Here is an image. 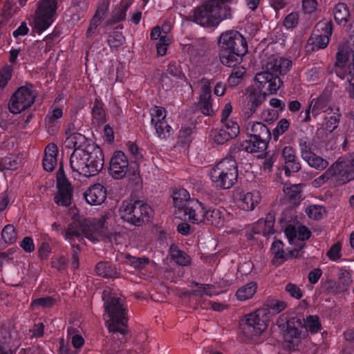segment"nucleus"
I'll return each mask as SVG.
<instances>
[{"label": "nucleus", "mask_w": 354, "mask_h": 354, "mask_svg": "<svg viewBox=\"0 0 354 354\" xmlns=\"http://www.w3.org/2000/svg\"><path fill=\"white\" fill-rule=\"evenodd\" d=\"M269 307L271 310L277 313H279L287 307V304L283 301L274 300L270 302Z\"/></svg>", "instance_id": "64"}, {"label": "nucleus", "mask_w": 354, "mask_h": 354, "mask_svg": "<svg viewBox=\"0 0 354 354\" xmlns=\"http://www.w3.org/2000/svg\"><path fill=\"white\" fill-rule=\"evenodd\" d=\"M221 292L217 290L214 286L212 285H198L193 290V294L198 296H209L212 297L214 295H217Z\"/></svg>", "instance_id": "41"}, {"label": "nucleus", "mask_w": 354, "mask_h": 354, "mask_svg": "<svg viewBox=\"0 0 354 354\" xmlns=\"http://www.w3.org/2000/svg\"><path fill=\"white\" fill-rule=\"evenodd\" d=\"M104 163L102 149L94 145L75 149L70 156V167L75 176H95L102 169Z\"/></svg>", "instance_id": "2"}, {"label": "nucleus", "mask_w": 354, "mask_h": 354, "mask_svg": "<svg viewBox=\"0 0 354 354\" xmlns=\"http://www.w3.org/2000/svg\"><path fill=\"white\" fill-rule=\"evenodd\" d=\"M170 44V39L167 36H161L156 44L157 53L160 56H164L167 53V47Z\"/></svg>", "instance_id": "55"}, {"label": "nucleus", "mask_w": 354, "mask_h": 354, "mask_svg": "<svg viewBox=\"0 0 354 354\" xmlns=\"http://www.w3.org/2000/svg\"><path fill=\"white\" fill-rule=\"evenodd\" d=\"M299 146L301 157L304 160L313 153L312 151L311 140L307 138L300 139Z\"/></svg>", "instance_id": "48"}, {"label": "nucleus", "mask_w": 354, "mask_h": 354, "mask_svg": "<svg viewBox=\"0 0 354 354\" xmlns=\"http://www.w3.org/2000/svg\"><path fill=\"white\" fill-rule=\"evenodd\" d=\"M292 66V62L283 57H270L263 65V71L258 73L254 77L256 86L263 95L277 93L281 86L279 75L288 73Z\"/></svg>", "instance_id": "3"}, {"label": "nucleus", "mask_w": 354, "mask_h": 354, "mask_svg": "<svg viewBox=\"0 0 354 354\" xmlns=\"http://www.w3.org/2000/svg\"><path fill=\"white\" fill-rule=\"evenodd\" d=\"M234 138L228 132L225 131L223 128H221L218 131H216L214 134V140L215 142L222 145L227 141Z\"/></svg>", "instance_id": "53"}, {"label": "nucleus", "mask_w": 354, "mask_h": 354, "mask_svg": "<svg viewBox=\"0 0 354 354\" xmlns=\"http://www.w3.org/2000/svg\"><path fill=\"white\" fill-rule=\"evenodd\" d=\"M170 255L171 259L178 265L185 266L190 263L189 257L185 252L176 248H171Z\"/></svg>", "instance_id": "40"}, {"label": "nucleus", "mask_w": 354, "mask_h": 354, "mask_svg": "<svg viewBox=\"0 0 354 354\" xmlns=\"http://www.w3.org/2000/svg\"><path fill=\"white\" fill-rule=\"evenodd\" d=\"M338 279L343 283L344 286H348L351 283V275L347 270L341 268L338 269Z\"/></svg>", "instance_id": "62"}, {"label": "nucleus", "mask_w": 354, "mask_h": 354, "mask_svg": "<svg viewBox=\"0 0 354 354\" xmlns=\"http://www.w3.org/2000/svg\"><path fill=\"white\" fill-rule=\"evenodd\" d=\"M310 234V231L305 226H299L298 227L292 225L287 226L285 230V234L289 243L294 247L293 249H290L289 255L290 257L299 256L301 250L305 245L304 241L309 239Z\"/></svg>", "instance_id": "15"}, {"label": "nucleus", "mask_w": 354, "mask_h": 354, "mask_svg": "<svg viewBox=\"0 0 354 354\" xmlns=\"http://www.w3.org/2000/svg\"><path fill=\"white\" fill-rule=\"evenodd\" d=\"M87 203L91 205H101L106 198V189L100 183L91 185L84 194Z\"/></svg>", "instance_id": "24"}, {"label": "nucleus", "mask_w": 354, "mask_h": 354, "mask_svg": "<svg viewBox=\"0 0 354 354\" xmlns=\"http://www.w3.org/2000/svg\"><path fill=\"white\" fill-rule=\"evenodd\" d=\"M269 318L266 309H259L245 316L241 330L243 335L253 342H258L259 337L268 327Z\"/></svg>", "instance_id": "12"}, {"label": "nucleus", "mask_w": 354, "mask_h": 354, "mask_svg": "<svg viewBox=\"0 0 354 354\" xmlns=\"http://www.w3.org/2000/svg\"><path fill=\"white\" fill-rule=\"evenodd\" d=\"M298 15L295 12H291L288 15L283 21L284 26L289 29L294 28L298 23Z\"/></svg>", "instance_id": "61"}, {"label": "nucleus", "mask_w": 354, "mask_h": 354, "mask_svg": "<svg viewBox=\"0 0 354 354\" xmlns=\"http://www.w3.org/2000/svg\"><path fill=\"white\" fill-rule=\"evenodd\" d=\"M57 3L55 0H41L30 21L31 27L39 34L47 30L56 17Z\"/></svg>", "instance_id": "13"}, {"label": "nucleus", "mask_w": 354, "mask_h": 354, "mask_svg": "<svg viewBox=\"0 0 354 354\" xmlns=\"http://www.w3.org/2000/svg\"><path fill=\"white\" fill-rule=\"evenodd\" d=\"M85 137L77 132H73V133L66 136L65 140V145L68 148H81V146L85 142Z\"/></svg>", "instance_id": "36"}, {"label": "nucleus", "mask_w": 354, "mask_h": 354, "mask_svg": "<svg viewBox=\"0 0 354 354\" xmlns=\"http://www.w3.org/2000/svg\"><path fill=\"white\" fill-rule=\"evenodd\" d=\"M324 102H325L324 100L322 98L317 99L313 104L312 102L310 104L309 108L306 111L305 121L308 122L310 119V109H312L313 114L317 115L319 113L318 110L324 108Z\"/></svg>", "instance_id": "52"}, {"label": "nucleus", "mask_w": 354, "mask_h": 354, "mask_svg": "<svg viewBox=\"0 0 354 354\" xmlns=\"http://www.w3.org/2000/svg\"><path fill=\"white\" fill-rule=\"evenodd\" d=\"M189 192L185 189H179L173 196L174 205L176 207L182 208L186 207L187 202L189 200Z\"/></svg>", "instance_id": "38"}, {"label": "nucleus", "mask_w": 354, "mask_h": 354, "mask_svg": "<svg viewBox=\"0 0 354 354\" xmlns=\"http://www.w3.org/2000/svg\"><path fill=\"white\" fill-rule=\"evenodd\" d=\"M333 177L336 178V174L333 167L331 165L323 174L314 179L311 184L314 187H319Z\"/></svg>", "instance_id": "42"}, {"label": "nucleus", "mask_w": 354, "mask_h": 354, "mask_svg": "<svg viewBox=\"0 0 354 354\" xmlns=\"http://www.w3.org/2000/svg\"><path fill=\"white\" fill-rule=\"evenodd\" d=\"M283 192L290 199H296L301 192V187L299 185H285Z\"/></svg>", "instance_id": "54"}, {"label": "nucleus", "mask_w": 354, "mask_h": 354, "mask_svg": "<svg viewBox=\"0 0 354 354\" xmlns=\"http://www.w3.org/2000/svg\"><path fill=\"white\" fill-rule=\"evenodd\" d=\"M238 174L236 161L226 158L210 169L209 178L213 185L217 189H227L236 183Z\"/></svg>", "instance_id": "8"}, {"label": "nucleus", "mask_w": 354, "mask_h": 354, "mask_svg": "<svg viewBox=\"0 0 354 354\" xmlns=\"http://www.w3.org/2000/svg\"><path fill=\"white\" fill-rule=\"evenodd\" d=\"M55 303V299L51 297H41L39 299H36L32 301V308H48L52 306Z\"/></svg>", "instance_id": "56"}, {"label": "nucleus", "mask_w": 354, "mask_h": 354, "mask_svg": "<svg viewBox=\"0 0 354 354\" xmlns=\"http://www.w3.org/2000/svg\"><path fill=\"white\" fill-rule=\"evenodd\" d=\"M342 246L339 243L334 244L327 252V257L333 261H337L342 257Z\"/></svg>", "instance_id": "58"}, {"label": "nucleus", "mask_w": 354, "mask_h": 354, "mask_svg": "<svg viewBox=\"0 0 354 354\" xmlns=\"http://www.w3.org/2000/svg\"><path fill=\"white\" fill-rule=\"evenodd\" d=\"M205 217V221H204L203 223L214 225L217 227H221L224 225V215L219 209H206Z\"/></svg>", "instance_id": "31"}, {"label": "nucleus", "mask_w": 354, "mask_h": 354, "mask_svg": "<svg viewBox=\"0 0 354 354\" xmlns=\"http://www.w3.org/2000/svg\"><path fill=\"white\" fill-rule=\"evenodd\" d=\"M37 93L31 84L19 87L11 95L8 109L14 114L19 113L30 108L34 103Z\"/></svg>", "instance_id": "14"}, {"label": "nucleus", "mask_w": 354, "mask_h": 354, "mask_svg": "<svg viewBox=\"0 0 354 354\" xmlns=\"http://www.w3.org/2000/svg\"><path fill=\"white\" fill-rule=\"evenodd\" d=\"M324 212V208L319 205H310L306 209L308 216L315 220L321 218Z\"/></svg>", "instance_id": "51"}, {"label": "nucleus", "mask_w": 354, "mask_h": 354, "mask_svg": "<svg viewBox=\"0 0 354 354\" xmlns=\"http://www.w3.org/2000/svg\"><path fill=\"white\" fill-rule=\"evenodd\" d=\"M245 131L249 136L259 139V140H268L271 133L268 127L261 122L249 121L245 124Z\"/></svg>", "instance_id": "27"}, {"label": "nucleus", "mask_w": 354, "mask_h": 354, "mask_svg": "<svg viewBox=\"0 0 354 354\" xmlns=\"http://www.w3.org/2000/svg\"><path fill=\"white\" fill-rule=\"evenodd\" d=\"M258 288L257 282L250 281L239 287L235 294L236 299L245 301L252 299L256 294Z\"/></svg>", "instance_id": "30"}, {"label": "nucleus", "mask_w": 354, "mask_h": 354, "mask_svg": "<svg viewBox=\"0 0 354 354\" xmlns=\"http://www.w3.org/2000/svg\"><path fill=\"white\" fill-rule=\"evenodd\" d=\"M283 244L282 241L277 240L274 241L271 246V252L274 254L275 259H284L291 258L289 255L290 250L288 253L286 254L283 250Z\"/></svg>", "instance_id": "45"}, {"label": "nucleus", "mask_w": 354, "mask_h": 354, "mask_svg": "<svg viewBox=\"0 0 354 354\" xmlns=\"http://www.w3.org/2000/svg\"><path fill=\"white\" fill-rule=\"evenodd\" d=\"M57 192L54 197L55 202L60 206L70 205L73 196V189L61 169L57 172Z\"/></svg>", "instance_id": "18"}, {"label": "nucleus", "mask_w": 354, "mask_h": 354, "mask_svg": "<svg viewBox=\"0 0 354 354\" xmlns=\"http://www.w3.org/2000/svg\"><path fill=\"white\" fill-rule=\"evenodd\" d=\"M290 122L288 120L284 118L280 120L272 131L274 140H277L280 136L288 130Z\"/></svg>", "instance_id": "50"}, {"label": "nucleus", "mask_w": 354, "mask_h": 354, "mask_svg": "<svg viewBox=\"0 0 354 354\" xmlns=\"http://www.w3.org/2000/svg\"><path fill=\"white\" fill-rule=\"evenodd\" d=\"M286 291L292 297L299 299L303 296L301 290L297 285L289 283L285 287Z\"/></svg>", "instance_id": "59"}, {"label": "nucleus", "mask_w": 354, "mask_h": 354, "mask_svg": "<svg viewBox=\"0 0 354 354\" xmlns=\"http://www.w3.org/2000/svg\"><path fill=\"white\" fill-rule=\"evenodd\" d=\"M124 37L119 31H113L108 39V42L111 48H118L123 44Z\"/></svg>", "instance_id": "49"}, {"label": "nucleus", "mask_w": 354, "mask_h": 354, "mask_svg": "<svg viewBox=\"0 0 354 354\" xmlns=\"http://www.w3.org/2000/svg\"><path fill=\"white\" fill-rule=\"evenodd\" d=\"M205 205L197 200H192L187 203L185 209L186 218L192 223L198 224L205 221Z\"/></svg>", "instance_id": "21"}, {"label": "nucleus", "mask_w": 354, "mask_h": 354, "mask_svg": "<svg viewBox=\"0 0 354 354\" xmlns=\"http://www.w3.org/2000/svg\"><path fill=\"white\" fill-rule=\"evenodd\" d=\"M151 124L165 120L167 113L165 109L162 106H154L150 109Z\"/></svg>", "instance_id": "47"}, {"label": "nucleus", "mask_w": 354, "mask_h": 354, "mask_svg": "<svg viewBox=\"0 0 354 354\" xmlns=\"http://www.w3.org/2000/svg\"><path fill=\"white\" fill-rule=\"evenodd\" d=\"M153 210L147 203L141 201H123L119 208L120 218L131 224L140 226L148 221Z\"/></svg>", "instance_id": "9"}, {"label": "nucleus", "mask_w": 354, "mask_h": 354, "mask_svg": "<svg viewBox=\"0 0 354 354\" xmlns=\"http://www.w3.org/2000/svg\"><path fill=\"white\" fill-rule=\"evenodd\" d=\"M222 127L225 131L228 132L234 138H236L239 133V125L234 119H230L221 121Z\"/></svg>", "instance_id": "46"}, {"label": "nucleus", "mask_w": 354, "mask_h": 354, "mask_svg": "<svg viewBox=\"0 0 354 354\" xmlns=\"http://www.w3.org/2000/svg\"><path fill=\"white\" fill-rule=\"evenodd\" d=\"M262 93L257 91L254 88H249L245 95V113L250 116L252 115L257 108L261 104L262 101Z\"/></svg>", "instance_id": "28"}, {"label": "nucleus", "mask_w": 354, "mask_h": 354, "mask_svg": "<svg viewBox=\"0 0 354 354\" xmlns=\"http://www.w3.org/2000/svg\"><path fill=\"white\" fill-rule=\"evenodd\" d=\"M261 195L259 191L253 190L246 193H240L239 198L237 201L239 207L245 211L253 210L260 203Z\"/></svg>", "instance_id": "26"}, {"label": "nucleus", "mask_w": 354, "mask_h": 354, "mask_svg": "<svg viewBox=\"0 0 354 354\" xmlns=\"http://www.w3.org/2000/svg\"><path fill=\"white\" fill-rule=\"evenodd\" d=\"M129 170V160L120 151H115L109 162V173L115 179L123 178Z\"/></svg>", "instance_id": "19"}, {"label": "nucleus", "mask_w": 354, "mask_h": 354, "mask_svg": "<svg viewBox=\"0 0 354 354\" xmlns=\"http://www.w3.org/2000/svg\"><path fill=\"white\" fill-rule=\"evenodd\" d=\"M12 77V69L6 67L0 71V90H2Z\"/></svg>", "instance_id": "60"}, {"label": "nucleus", "mask_w": 354, "mask_h": 354, "mask_svg": "<svg viewBox=\"0 0 354 354\" xmlns=\"http://www.w3.org/2000/svg\"><path fill=\"white\" fill-rule=\"evenodd\" d=\"M332 166L337 180L345 183L354 179V153L339 158Z\"/></svg>", "instance_id": "16"}, {"label": "nucleus", "mask_w": 354, "mask_h": 354, "mask_svg": "<svg viewBox=\"0 0 354 354\" xmlns=\"http://www.w3.org/2000/svg\"><path fill=\"white\" fill-rule=\"evenodd\" d=\"M103 300L106 312L105 317L106 325L110 331L123 333L127 323V308L124 300L115 293L105 290L103 292Z\"/></svg>", "instance_id": "6"}, {"label": "nucleus", "mask_w": 354, "mask_h": 354, "mask_svg": "<svg viewBox=\"0 0 354 354\" xmlns=\"http://www.w3.org/2000/svg\"><path fill=\"white\" fill-rule=\"evenodd\" d=\"M334 70L340 79L346 80L349 83L351 95L354 96V53H350L347 44H339Z\"/></svg>", "instance_id": "10"}, {"label": "nucleus", "mask_w": 354, "mask_h": 354, "mask_svg": "<svg viewBox=\"0 0 354 354\" xmlns=\"http://www.w3.org/2000/svg\"><path fill=\"white\" fill-rule=\"evenodd\" d=\"M339 116L337 115H333L325 119L324 128L328 132H333L338 126Z\"/></svg>", "instance_id": "57"}, {"label": "nucleus", "mask_w": 354, "mask_h": 354, "mask_svg": "<svg viewBox=\"0 0 354 354\" xmlns=\"http://www.w3.org/2000/svg\"><path fill=\"white\" fill-rule=\"evenodd\" d=\"M321 329L322 324L317 316H307L304 322L299 319L292 318L287 322L284 340L288 344L289 348L295 351L301 340L306 337L308 332L314 334Z\"/></svg>", "instance_id": "7"}, {"label": "nucleus", "mask_w": 354, "mask_h": 354, "mask_svg": "<svg viewBox=\"0 0 354 354\" xmlns=\"http://www.w3.org/2000/svg\"><path fill=\"white\" fill-rule=\"evenodd\" d=\"M281 156L284 162V171L287 176L291 174L297 172L301 169V165L296 156L295 149L290 146H286L282 149Z\"/></svg>", "instance_id": "23"}, {"label": "nucleus", "mask_w": 354, "mask_h": 354, "mask_svg": "<svg viewBox=\"0 0 354 354\" xmlns=\"http://www.w3.org/2000/svg\"><path fill=\"white\" fill-rule=\"evenodd\" d=\"M244 140L241 144V149L248 153H257L263 151L266 148V141L252 136Z\"/></svg>", "instance_id": "32"}, {"label": "nucleus", "mask_w": 354, "mask_h": 354, "mask_svg": "<svg viewBox=\"0 0 354 354\" xmlns=\"http://www.w3.org/2000/svg\"><path fill=\"white\" fill-rule=\"evenodd\" d=\"M92 115L94 120L97 122H102L104 120V111L102 107L99 104H95L92 109Z\"/></svg>", "instance_id": "63"}, {"label": "nucleus", "mask_w": 354, "mask_h": 354, "mask_svg": "<svg viewBox=\"0 0 354 354\" xmlns=\"http://www.w3.org/2000/svg\"><path fill=\"white\" fill-rule=\"evenodd\" d=\"M57 148L55 144L48 145L44 151L43 167L47 171H52L57 164Z\"/></svg>", "instance_id": "29"}, {"label": "nucleus", "mask_w": 354, "mask_h": 354, "mask_svg": "<svg viewBox=\"0 0 354 354\" xmlns=\"http://www.w3.org/2000/svg\"><path fill=\"white\" fill-rule=\"evenodd\" d=\"M350 16L347 6L344 3H339L334 8L335 20L338 24H346Z\"/></svg>", "instance_id": "34"}, {"label": "nucleus", "mask_w": 354, "mask_h": 354, "mask_svg": "<svg viewBox=\"0 0 354 354\" xmlns=\"http://www.w3.org/2000/svg\"><path fill=\"white\" fill-rule=\"evenodd\" d=\"M156 129L157 136L162 139L169 137L171 127L166 120L158 122L152 124Z\"/></svg>", "instance_id": "44"}, {"label": "nucleus", "mask_w": 354, "mask_h": 354, "mask_svg": "<svg viewBox=\"0 0 354 354\" xmlns=\"http://www.w3.org/2000/svg\"><path fill=\"white\" fill-rule=\"evenodd\" d=\"M269 318L266 309H259L245 316L241 330L243 335L253 342H258L259 337L268 327Z\"/></svg>", "instance_id": "11"}, {"label": "nucleus", "mask_w": 354, "mask_h": 354, "mask_svg": "<svg viewBox=\"0 0 354 354\" xmlns=\"http://www.w3.org/2000/svg\"><path fill=\"white\" fill-rule=\"evenodd\" d=\"M21 162L19 157L15 155H9L0 159V171L4 169L14 170L18 168Z\"/></svg>", "instance_id": "37"}, {"label": "nucleus", "mask_w": 354, "mask_h": 354, "mask_svg": "<svg viewBox=\"0 0 354 354\" xmlns=\"http://www.w3.org/2000/svg\"><path fill=\"white\" fill-rule=\"evenodd\" d=\"M109 0L99 1L95 15L91 19L89 26L86 32V35L87 37H91L95 33L97 27L105 18L109 10Z\"/></svg>", "instance_id": "22"}, {"label": "nucleus", "mask_w": 354, "mask_h": 354, "mask_svg": "<svg viewBox=\"0 0 354 354\" xmlns=\"http://www.w3.org/2000/svg\"><path fill=\"white\" fill-rule=\"evenodd\" d=\"M308 165L316 169L323 170L328 165V162L323 158L313 153L310 156L305 160Z\"/></svg>", "instance_id": "39"}, {"label": "nucleus", "mask_w": 354, "mask_h": 354, "mask_svg": "<svg viewBox=\"0 0 354 354\" xmlns=\"http://www.w3.org/2000/svg\"><path fill=\"white\" fill-rule=\"evenodd\" d=\"M104 216L97 218L79 217L68 225L64 238L75 247L76 242H82L85 239L92 243L99 242L109 238L105 226Z\"/></svg>", "instance_id": "1"}, {"label": "nucleus", "mask_w": 354, "mask_h": 354, "mask_svg": "<svg viewBox=\"0 0 354 354\" xmlns=\"http://www.w3.org/2000/svg\"><path fill=\"white\" fill-rule=\"evenodd\" d=\"M203 86L199 96L198 106L201 112L205 115L213 113L211 104V87L207 80H203Z\"/></svg>", "instance_id": "25"}, {"label": "nucleus", "mask_w": 354, "mask_h": 354, "mask_svg": "<svg viewBox=\"0 0 354 354\" xmlns=\"http://www.w3.org/2000/svg\"><path fill=\"white\" fill-rule=\"evenodd\" d=\"M218 56L221 62L227 67H234L248 51L244 37L237 30H226L218 39Z\"/></svg>", "instance_id": "4"}, {"label": "nucleus", "mask_w": 354, "mask_h": 354, "mask_svg": "<svg viewBox=\"0 0 354 354\" xmlns=\"http://www.w3.org/2000/svg\"><path fill=\"white\" fill-rule=\"evenodd\" d=\"M3 241L7 244H12L17 240V232L13 225H7L1 231Z\"/></svg>", "instance_id": "43"}, {"label": "nucleus", "mask_w": 354, "mask_h": 354, "mask_svg": "<svg viewBox=\"0 0 354 354\" xmlns=\"http://www.w3.org/2000/svg\"><path fill=\"white\" fill-rule=\"evenodd\" d=\"M124 263L136 270L140 272L142 274H145L147 272L149 274H153L157 270L156 263L147 257H136L126 254L124 256Z\"/></svg>", "instance_id": "20"}, {"label": "nucleus", "mask_w": 354, "mask_h": 354, "mask_svg": "<svg viewBox=\"0 0 354 354\" xmlns=\"http://www.w3.org/2000/svg\"><path fill=\"white\" fill-rule=\"evenodd\" d=\"M332 34V26L328 22L319 23L316 26L312 37L308 39V44L312 46L313 50L325 48L330 41Z\"/></svg>", "instance_id": "17"}, {"label": "nucleus", "mask_w": 354, "mask_h": 354, "mask_svg": "<svg viewBox=\"0 0 354 354\" xmlns=\"http://www.w3.org/2000/svg\"><path fill=\"white\" fill-rule=\"evenodd\" d=\"M95 271L98 275L106 278L118 277L119 276L116 269L109 263L100 262L97 263Z\"/></svg>", "instance_id": "35"}, {"label": "nucleus", "mask_w": 354, "mask_h": 354, "mask_svg": "<svg viewBox=\"0 0 354 354\" xmlns=\"http://www.w3.org/2000/svg\"><path fill=\"white\" fill-rule=\"evenodd\" d=\"M62 116L63 111L59 108H53L49 111L46 117V126L49 132H54L59 128V120Z\"/></svg>", "instance_id": "33"}, {"label": "nucleus", "mask_w": 354, "mask_h": 354, "mask_svg": "<svg viewBox=\"0 0 354 354\" xmlns=\"http://www.w3.org/2000/svg\"><path fill=\"white\" fill-rule=\"evenodd\" d=\"M237 2L238 0L208 1L194 10L193 21L204 27H216L231 17L232 7Z\"/></svg>", "instance_id": "5"}]
</instances>
